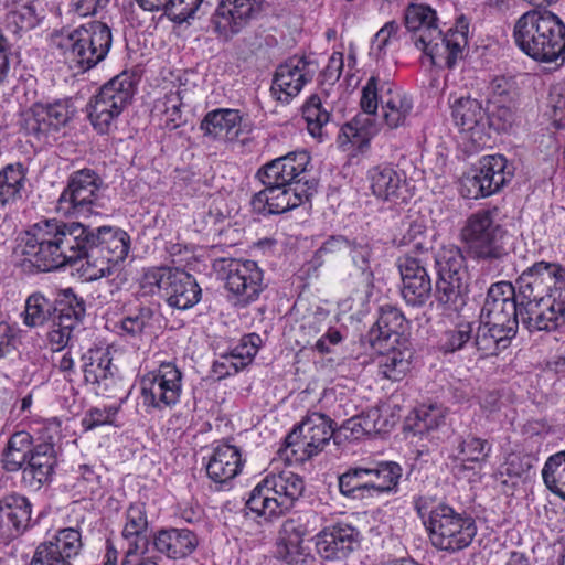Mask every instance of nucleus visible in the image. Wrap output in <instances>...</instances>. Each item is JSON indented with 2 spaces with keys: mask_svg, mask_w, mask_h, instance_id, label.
I'll list each match as a JSON object with an SVG mask.
<instances>
[{
  "mask_svg": "<svg viewBox=\"0 0 565 565\" xmlns=\"http://www.w3.org/2000/svg\"><path fill=\"white\" fill-rule=\"evenodd\" d=\"M28 182V168L17 161L0 169V207L12 205L23 196Z\"/></svg>",
  "mask_w": 565,
  "mask_h": 565,
  "instance_id": "c9c22d12",
  "label": "nucleus"
},
{
  "mask_svg": "<svg viewBox=\"0 0 565 565\" xmlns=\"http://www.w3.org/2000/svg\"><path fill=\"white\" fill-rule=\"evenodd\" d=\"M541 303L530 301L521 307L520 322L529 332L554 331L565 324V307L547 299L545 308Z\"/></svg>",
  "mask_w": 565,
  "mask_h": 565,
  "instance_id": "2f4dec72",
  "label": "nucleus"
},
{
  "mask_svg": "<svg viewBox=\"0 0 565 565\" xmlns=\"http://www.w3.org/2000/svg\"><path fill=\"white\" fill-rule=\"evenodd\" d=\"M379 81L372 76L362 88L360 105L362 108L361 114H367L376 118V110L379 108Z\"/></svg>",
  "mask_w": 565,
  "mask_h": 565,
  "instance_id": "e2e57ef3",
  "label": "nucleus"
},
{
  "mask_svg": "<svg viewBox=\"0 0 565 565\" xmlns=\"http://www.w3.org/2000/svg\"><path fill=\"white\" fill-rule=\"evenodd\" d=\"M28 466L23 469V478L31 480L32 484L40 488L49 482L53 476L56 466V451L50 443H39L26 461Z\"/></svg>",
  "mask_w": 565,
  "mask_h": 565,
  "instance_id": "72a5a7b5",
  "label": "nucleus"
},
{
  "mask_svg": "<svg viewBox=\"0 0 565 565\" xmlns=\"http://www.w3.org/2000/svg\"><path fill=\"white\" fill-rule=\"evenodd\" d=\"M513 174L514 169L504 156H484L479 160L476 173L466 179L467 196L471 199L490 196L510 182Z\"/></svg>",
  "mask_w": 565,
  "mask_h": 565,
  "instance_id": "6ab92c4d",
  "label": "nucleus"
},
{
  "mask_svg": "<svg viewBox=\"0 0 565 565\" xmlns=\"http://www.w3.org/2000/svg\"><path fill=\"white\" fill-rule=\"evenodd\" d=\"M2 518L8 521L17 531L26 529L31 520V503L21 494L10 493L0 501Z\"/></svg>",
  "mask_w": 565,
  "mask_h": 565,
  "instance_id": "79ce46f5",
  "label": "nucleus"
},
{
  "mask_svg": "<svg viewBox=\"0 0 565 565\" xmlns=\"http://www.w3.org/2000/svg\"><path fill=\"white\" fill-rule=\"evenodd\" d=\"M220 273L226 290L243 306L256 301L265 289L264 273L254 260L223 259Z\"/></svg>",
  "mask_w": 565,
  "mask_h": 565,
  "instance_id": "2eb2a0df",
  "label": "nucleus"
},
{
  "mask_svg": "<svg viewBox=\"0 0 565 565\" xmlns=\"http://www.w3.org/2000/svg\"><path fill=\"white\" fill-rule=\"evenodd\" d=\"M260 345V337L256 333H249L242 337L239 342L233 347L228 353L238 364V367H242L243 370L245 366L253 362L254 358L258 353Z\"/></svg>",
  "mask_w": 565,
  "mask_h": 565,
  "instance_id": "4d7b16f0",
  "label": "nucleus"
},
{
  "mask_svg": "<svg viewBox=\"0 0 565 565\" xmlns=\"http://www.w3.org/2000/svg\"><path fill=\"white\" fill-rule=\"evenodd\" d=\"M359 546V531L343 522L324 527L316 535V550L324 559L347 557Z\"/></svg>",
  "mask_w": 565,
  "mask_h": 565,
  "instance_id": "a878e982",
  "label": "nucleus"
},
{
  "mask_svg": "<svg viewBox=\"0 0 565 565\" xmlns=\"http://www.w3.org/2000/svg\"><path fill=\"white\" fill-rule=\"evenodd\" d=\"M183 374L173 362H161L158 367L139 379L138 401L147 414L175 406L181 398Z\"/></svg>",
  "mask_w": 565,
  "mask_h": 565,
  "instance_id": "9d476101",
  "label": "nucleus"
},
{
  "mask_svg": "<svg viewBox=\"0 0 565 565\" xmlns=\"http://www.w3.org/2000/svg\"><path fill=\"white\" fill-rule=\"evenodd\" d=\"M308 151H292L266 163L257 173L263 184H280L316 193L317 182L310 173Z\"/></svg>",
  "mask_w": 565,
  "mask_h": 565,
  "instance_id": "4468645a",
  "label": "nucleus"
},
{
  "mask_svg": "<svg viewBox=\"0 0 565 565\" xmlns=\"http://www.w3.org/2000/svg\"><path fill=\"white\" fill-rule=\"evenodd\" d=\"M416 510L429 532L431 544L441 551H461L471 544L477 534L475 520L448 504L439 503L428 511L419 500Z\"/></svg>",
  "mask_w": 565,
  "mask_h": 565,
  "instance_id": "423d86ee",
  "label": "nucleus"
},
{
  "mask_svg": "<svg viewBox=\"0 0 565 565\" xmlns=\"http://www.w3.org/2000/svg\"><path fill=\"white\" fill-rule=\"evenodd\" d=\"M128 398V394L125 397L120 398L118 404H111L100 407H93L88 409L83 419L82 426L85 430H93L96 427L104 425H113L115 423L116 416L119 413L122 403Z\"/></svg>",
  "mask_w": 565,
  "mask_h": 565,
  "instance_id": "5fc2aeb1",
  "label": "nucleus"
},
{
  "mask_svg": "<svg viewBox=\"0 0 565 565\" xmlns=\"http://www.w3.org/2000/svg\"><path fill=\"white\" fill-rule=\"evenodd\" d=\"M379 130L376 118L367 114H356L340 128L337 137L338 147L350 156H356L369 148L371 139Z\"/></svg>",
  "mask_w": 565,
  "mask_h": 565,
  "instance_id": "cd10ccee",
  "label": "nucleus"
},
{
  "mask_svg": "<svg viewBox=\"0 0 565 565\" xmlns=\"http://www.w3.org/2000/svg\"><path fill=\"white\" fill-rule=\"evenodd\" d=\"M203 0H168L166 13L178 23L190 19L199 9Z\"/></svg>",
  "mask_w": 565,
  "mask_h": 565,
  "instance_id": "052dcab7",
  "label": "nucleus"
},
{
  "mask_svg": "<svg viewBox=\"0 0 565 565\" xmlns=\"http://www.w3.org/2000/svg\"><path fill=\"white\" fill-rule=\"evenodd\" d=\"M54 313V303L44 295L34 292L25 300L23 323L30 328L41 327L49 320L53 321Z\"/></svg>",
  "mask_w": 565,
  "mask_h": 565,
  "instance_id": "c03bdc74",
  "label": "nucleus"
},
{
  "mask_svg": "<svg viewBox=\"0 0 565 565\" xmlns=\"http://www.w3.org/2000/svg\"><path fill=\"white\" fill-rule=\"evenodd\" d=\"M9 23L15 26L18 31H29L36 28L42 19L38 10V4L34 1H26L22 4H17L15 8L9 13Z\"/></svg>",
  "mask_w": 565,
  "mask_h": 565,
  "instance_id": "603ef678",
  "label": "nucleus"
},
{
  "mask_svg": "<svg viewBox=\"0 0 565 565\" xmlns=\"http://www.w3.org/2000/svg\"><path fill=\"white\" fill-rule=\"evenodd\" d=\"M199 544L196 535L188 529L160 530L153 537L156 550L172 559H182L192 554Z\"/></svg>",
  "mask_w": 565,
  "mask_h": 565,
  "instance_id": "473e14b6",
  "label": "nucleus"
},
{
  "mask_svg": "<svg viewBox=\"0 0 565 565\" xmlns=\"http://www.w3.org/2000/svg\"><path fill=\"white\" fill-rule=\"evenodd\" d=\"M523 301L515 300L514 286L509 281L492 284L481 309V323L505 328L508 334H516Z\"/></svg>",
  "mask_w": 565,
  "mask_h": 565,
  "instance_id": "dca6fc26",
  "label": "nucleus"
},
{
  "mask_svg": "<svg viewBox=\"0 0 565 565\" xmlns=\"http://www.w3.org/2000/svg\"><path fill=\"white\" fill-rule=\"evenodd\" d=\"M302 118L306 121L309 135L322 142L327 137L326 127L330 122L331 113L323 107L318 95H311L303 104Z\"/></svg>",
  "mask_w": 565,
  "mask_h": 565,
  "instance_id": "a19ab883",
  "label": "nucleus"
},
{
  "mask_svg": "<svg viewBox=\"0 0 565 565\" xmlns=\"http://www.w3.org/2000/svg\"><path fill=\"white\" fill-rule=\"evenodd\" d=\"M489 105L514 102L515 83L504 76L495 77L489 85Z\"/></svg>",
  "mask_w": 565,
  "mask_h": 565,
  "instance_id": "bf43d9fd",
  "label": "nucleus"
},
{
  "mask_svg": "<svg viewBox=\"0 0 565 565\" xmlns=\"http://www.w3.org/2000/svg\"><path fill=\"white\" fill-rule=\"evenodd\" d=\"M404 300L411 306L424 305L431 292V281L417 258L403 256L397 259Z\"/></svg>",
  "mask_w": 565,
  "mask_h": 565,
  "instance_id": "bb28decb",
  "label": "nucleus"
},
{
  "mask_svg": "<svg viewBox=\"0 0 565 565\" xmlns=\"http://www.w3.org/2000/svg\"><path fill=\"white\" fill-rule=\"evenodd\" d=\"M87 236L88 242L85 244L79 258V260L85 259L81 266L82 276L86 280L93 281L117 274L120 270V266L94 246V232L88 227Z\"/></svg>",
  "mask_w": 565,
  "mask_h": 565,
  "instance_id": "f704fd0d",
  "label": "nucleus"
},
{
  "mask_svg": "<svg viewBox=\"0 0 565 565\" xmlns=\"http://www.w3.org/2000/svg\"><path fill=\"white\" fill-rule=\"evenodd\" d=\"M473 328L469 322H461L452 329L446 330L439 341L438 349L445 353H455L462 350L472 340Z\"/></svg>",
  "mask_w": 565,
  "mask_h": 565,
  "instance_id": "3c124183",
  "label": "nucleus"
},
{
  "mask_svg": "<svg viewBox=\"0 0 565 565\" xmlns=\"http://www.w3.org/2000/svg\"><path fill=\"white\" fill-rule=\"evenodd\" d=\"M139 286L143 296L159 295L168 306L179 310L194 307L202 296L195 278L179 268H148Z\"/></svg>",
  "mask_w": 565,
  "mask_h": 565,
  "instance_id": "6e6552de",
  "label": "nucleus"
},
{
  "mask_svg": "<svg viewBox=\"0 0 565 565\" xmlns=\"http://www.w3.org/2000/svg\"><path fill=\"white\" fill-rule=\"evenodd\" d=\"M84 380L93 386L98 395L111 397L116 395L121 380L116 374L108 350L90 348L82 355Z\"/></svg>",
  "mask_w": 565,
  "mask_h": 565,
  "instance_id": "412c9836",
  "label": "nucleus"
},
{
  "mask_svg": "<svg viewBox=\"0 0 565 565\" xmlns=\"http://www.w3.org/2000/svg\"><path fill=\"white\" fill-rule=\"evenodd\" d=\"M102 185V179L90 169L73 172L56 202V212L64 217L89 216L99 206Z\"/></svg>",
  "mask_w": 565,
  "mask_h": 565,
  "instance_id": "f8f14e48",
  "label": "nucleus"
},
{
  "mask_svg": "<svg viewBox=\"0 0 565 565\" xmlns=\"http://www.w3.org/2000/svg\"><path fill=\"white\" fill-rule=\"evenodd\" d=\"M32 430L36 435L39 443H50L51 446L55 447V443L60 439L62 431L61 422L56 418L38 422Z\"/></svg>",
  "mask_w": 565,
  "mask_h": 565,
  "instance_id": "69168bd1",
  "label": "nucleus"
},
{
  "mask_svg": "<svg viewBox=\"0 0 565 565\" xmlns=\"http://www.w3.org/2000/svg\"><path fill=\"white\" fill-rule=\"evenodd\" d=\"M491 444L483 438L469 434L459 444V452L466 462H486L491 454Z\"/></svg>",
  "mask_w": 565,
  "mask_h": 565,
  "instance_id": "864d4df0",
  "label": "nucleus"
},
{
  "mask_svg": "<svg viewBox=\"0 0 565 565\" xmlns=\"http://www.w3.org/2000/svg\"><path fill=\"white\" fill-rule=\"evenodd\" d=\"M85 311L84 300L72 289H65L55 306L53 319L75 328L84 318Z\"/></svg>",
  "mask_w": 565,
  "mask_h": 565,
  "instance_id": "a18cd8bd",
  "label": "nucleus"
},
{
  "mask_svg": "<svg viewBox=\"0 0 565 565\" xmlns=\"http://www.w3.org/2000/svg\"><path fill=\"white\" fill-rule=\"evenodd\" d=\"M265 2L266 0H220L211 18L214 32L225 40L233 38L262 14Z\"/></svg>",
  "mask_w": 565,
  "mask_h": 565,
  "instance_id": "a211bd4d",
  "label": "nucleus"
},
{
  "mask_svg": "<svg viewBox=\"0 0 565 565\" xmlns=\"http://www.w3.org/2000/svg\"><path fill=\"white\" fill-rule=\"evenodd\" d=\"M149 526L146 504L142 502L130 503L124 514L122 540L126 543L122 565L131 563L132 557L143 555L149 545L147 535Z\"/></svg>",
  "mask_w": 565,
  "mask_h": 565,
  "instance_id": "393cba45",
  "label": "nucleus"
},
{
  "mask_svg": "<svg viewBox=\"0 0 565 565\" xmlns=\"http://www.w3.org/2000/svg\"><path fill=\"white\" fill-rule=\"evenodd\" d=\"M340 492L349 498L372 497L388 491V462L372 468H354L339 478Z\"/></svg>",
  "mask_w": 565,
  "mask_h": 565,
  "instance_id": "4be33fe9",
  "label": "nucleus"
},
{
  "mask_svg": "<svg viewBox=\"0 0 565 565\" xmlns=\"http://www.w3.org/2000/svg\"><path fill=\"white\" fill-rule=\"evenodd\" d=\"M405 25L414 32V43L435 66L452 68L468 44L469 24L460 17L455 26L444 32L435 10L426 4L412 3L405 11Z\"/></svg>",
  "mask_w": 565,
  "mask_h": 565,
  "instance_id": "f03ea898",
  "label": "nucleus"
},
{
  "mask_svg": "<svg viewBox=\"0 0 565 565\" xmlns=\"http://www.w3.org/2000/svg\"><path fill=\"white\" fill-rule=\"evenodd\" d=\"M136 84V76L124 71L103 85L90 99L88 118L97 132L108 134L116 128L118 117L132 99Z\"/></svg>",
  "mask_w": 565,
  "mask_h": 565,
  "instance_id": "1a4fd4ad",
  "label": "nucleus"
},
{
  "mask_svg": "<svg viewBox=\"0 0 565 565\" xmlns=\"http://www.w3.org/2000/svg\"><path fill=\"white\" fill-rule=\"evenodd\" d=\"M514 337L515 334H508L505 328L481 323L472 343L482 355H497Z\"/></svg>",
  "mask_w": 565,
  "mask_h": 565,
  "instance_id": "ea45409f",
  "label": "nucleus"
},
{
  "mask_svg": "<svg viewBox=\"0 0 565 565\" xmlns=\"http://www.w3.org/2000/svg\"><path fill=\"white\" fill-rule=\"evenodd\" d=\"M456 126L466 131L483 132L489 125L488 110L475 98H460L451 107Z\"/></svg>",
  "mask_w": 565,
  "mask_h": 565,
  "instance_id": "e433bc0d",
  "label": "nucleus"
},
{
  "mask_svg": "<svg viewBox=\"0 0 565 565\" xmlns=\"http://www.w3.org/2000/svg\"><path fill=\"white\" fill-rule=\"evenodd\" d=\"M316 65L305 56H292L276 70L270 92L282 103H289L303 86L311 82Z\"/></svg>",
  "mask_w": 565,
  "mask_h": 565,
  "instance_id": "aec40b11",
  "label": "nucleus"
},
{
  "mask_svg": "<svg viewBox=\"0 0 565 565\" xmlns=\"http://www.w3.org/2000/svg\"><path fill=\"white\" fill-rule=\"evenodd\" d=\"M334 433L327 415L311 413L287 435L279 454L289 463L303 462L321 452Z\"/></svg>",
  "mask_w": 565,
  "mask_h": 565,
  "instance_id": "9b49d317",
  "label": "nucleus"
},
{
  "mask_svg": "<svg viewBox=\"0 0 565 565\" xmlns=\"http://www.w3.org/2000/svg\"><path fill=\"white\" fill-rule=\"evenodd\" d=\"M52 42L72 66L85 72L106 58L113 35L105 22L89 21L67 34H55Z\"/></svg>",
  "mask_w": 565,
  "mask_h": 565,
  "instance_id": "39448f33",
  "label": "nucleus"
},
{
  "mask_svg": "<svg viewBox=\"0 0 565 565\" xmlns=\"http://www.w3.org/2000/svg\"><path fill=\"white\" fill-rule=\"evenodd\" d=\"M243 115L233 108H217L205 114L200 129L205 137L213 141L232 142L241 132Z\"/></svg>",
  "mask_w": 565,
  "mask_h": 565,
  "instance_id": "7c9ffc66",
  "label": "nucleus"
},
{
  "mask_svg": "<svg viewBox=\"0 0 565 565\" xmlns=\"http://www.w3.org/2000/svg\"><path fill=\"white\" fill-rule=\"evenodd\" d=\"M373 418L374 413H365L362 416H353L347 419L334 433V443L355 441L371 435L370 431L374 426H371L370 420H373Z\"/></svg>",
  "mask_w": 565,
  "mask_h": 565,
  "instance_id": "8fccbe9b",
  "label": "nucleus"
},
{
  "mask_svg": "<svg viewBox=\"0 0 565 565\" xmlns=\"http://www.w3.org/2000/svg\"><path fill=\"white\" fill-rule=\"evenodd\" d=\"M264 189L257 192L252 200L255 210L268 214H281L308 202L313 193L280 184H263Z\"/></svg>",
  "mask_w": 565,
  "mask_h": 565,
  "instance_id": "b1692460",
  "label": "nucleus"
},
{
  "mask_svg": "<svg viewBox=\"0 0 565 565\" xmlns=\"http://www.w3.org/2000/svg\"><path fill=\"white\" fill-rule=\"evenodd\" d=\"M468 255L477 260L503 263L510 255L508 231L500 223L499 209H482L469 215L460 230Z\"/></svg>",
  "mask_w": 565,
  "mask_h": 565,
  "instance_id": "20e7f679",
  "label": "nucleus"
},
{
  "mask_svg": "<svg viewBox=\"0 0 565 565\" xmlns=\"http://www.w3.org/2000/svg\"><path fill=\"white\" fill-rule=\"evenodd\" d=\"M83 545L79 530L62 529L36 547L29 565H73L71 559L81 553Z\"/></svg>",
  "mask_w": 565,
  "mask_h": 565,
  "instance_id": "5701e85b",
  "label": "nucleus"
},
{
  "mask_svg": "<svg viewBox=\"0 0 565 565\" xmlns=\"http://www.w3.org/2000/svg\"><path fill=\"white\" fill-rule=\"evenodd\" d=\"M514 102L498 103V105H490L488 110L489 125L487 127L493 128L497 131H504L510 128L514 121Z\"/></svg>",
  "mask_w": 565,
  "mask_h": 565,
  "instance_id": "13d9d810",
  "label": "nucleus"
},
{
  "mask_svg": "<svg viewBox=\"0 0 565 565\" xmlns=\"http://www.w3.org/2000/svg\"><path fill=\"white\" fill-rule=\"evenodd\" d=\"M244 462L237 446L218 444L207 457L206 475L216 484L226 486L242 472Z\"/></svg>",
  "mask_w": 565,
  "mask_h": 565,
  "instance_id": "c85d7f7f",
  "label": "nucleus"
},
{
  "mask_svg": "<svg viewBox=\"0 0 565 565\" xmlns=\"http://www.w3.org/2000/svg\"><path fill=\"white\" fill-rule=\"evenodd\" d=\"M33 436L25 430L14 433L3 450L2 462L8 471L20 470L33 450Z\"/></svg>",
  "mask_w": 565,
  "mask_h": 565,
  "instance_id": "58836bf2",
  "label": "nucleus"
},
{
  "mask_svg": "<svg viewBox=\"0 0 565 565\" xmlns=\"http://www.w3.org/2000/svg\"><path fill=\"white\" fill-rule=\"evenodd\" d=\"M438 273L437 296L443 303H456L466 289V258L456 245L443 246L435 257Z\"/></svg>",
  "mask_w": 565,
  "mask_h": 565,
  "instance_id": "f3484780",
  "label": "nucleus"
},
{
  "mask_svg": "<svg viewBox=\"0 0 565 565\" xmlns=\"http://www.w3.org/2000/svg\"><path fill=\"white\" fill-rule=\"evenodd\" d=\"M319 515L311 511L286 520L281 526L280 540L303 542L305 536L315 530Z\"/></svg>",
  "mask_w": 565,
  "mask_h": 565,
  "instance_id": "09e8293b",
  "label": "nucleus"
},
{
  "mask_svg": "<svg viewBox=\"0 0 565 565\" xmlns=\"http://www.w3.org/2000/svg\"><path fill=\"white\" fill-rule=\"evenodd\" d=\"M392 323H395L398 330L394 331L395 344L391 347V381H401L412 369L413 350L407 334L409 323L399 310L391 308Z\"/></svg>",
  "mask_w": 565,
  "mask_h": 565,
  "instance_id": "c756f323",
  "label": "nucleus"
},
{
  "mask_svg": "<svg viewBox=\"0 0 565 565\" xmlns=\"http://www.w3.org/2000/svg\"><path fill=\"white\" fill-rule=\"evenodd\" d=\"M87 237L81 223L40 221L19 235L13 256L24 271H52L79 260Z\"/></svg>",
  "mask_w": 565,
  "mask_h": 565,
  "instance_id": "f257e3e1",
  "label": "nucleus"
},
{
  "mask_svg": "<svg viewBox=\"0 0 565 565\" xmlns=\"http://www.w3.org/2000/svg\"><path fill=\"white\" fill-rule=\"evenodd\" d=\"M542 477L547 489L565 500V450L547 458Z\"/></svg>",
  "mask_w": 565,
  "mask_h": 565,
  "instance_id": "49530a36",
  "label": "nucleus"
},
{
  "mask_svg": "<svg viewBox=\"0 0 565 565\" xmlns=\"http://www.w3.org/2000/svg\"><path fill=\"white\" fill-rule=\"evenodd\" d=\"M75 111L70 98L38 102L22 113L21 129L39 141H47L70 122Z\"/></svg>",
  "mask_w": 565,
  "mask_h": 565,
  "instance_id": "ddd939ff",
  "label": "nucleus"
},
{
  "mask_svg": "<svg viewBox=\"0 0 565 565\" xmlns=\"http://www.w3.org/2000/svg\"><path fill=\"white\" fill-rule=\"evenodd\" d=\"M156 321L154 311L149 307H142L136 312L121 319L120 329L130 337L151 335Z\"/></svg>",
  "mask_w": 565,
  "mask_h": 565,
  "instance_id": "de8ad7c7",
  "label": "nucleus"
},
{
  "mask_svg": "<svg viewBox=\"0 0 565 565\" xmlns=\"http://www.w3.org/2000/svg\"><path fill=\"white\" fill-rule=\"evenodd\" d=\"M279 557L285 561L288 565H302L308 553L302 546V542L280 540L278 545Z\"/></svg>",
  "mask_w": 565,
  "mask_h": 565,
  "instance_id": "680f3d73",
  "label": "nucleus"
},
{
  "mask_svg": "<svg viewBox=\"0 0 565 565\" xmlns=\"http://www.w3.org/2000/svg\"><path fill=\"white\" fill-rule=\"evenodd\" d=\"M547 281L552 282L548 287V300L565 307V267L558 265Z\"/></svg>",
  "mask_w": 565,
  "mask_h": 565,
  "instance_id": "774afa93",
  "label": "nucleus"
},
{
  "mask_svg": "<svg viewBox=\"0 0 565 565\" xmlns=\"http://www.w3.org/2000/svg\"><path fill=\"white\" fill-rule=\"evenodd\" d=\"M94 246L120 266L130 250V236L119 227L102 226L94 233Z\"/></svg>",
  "mask_w": 565,
  "mask_h": 565,
  "instance_id": "4c0bfd02",
  "label": "nucleus"
},
{
  "mask_svg": "<svg viewBox=\"0 0 565 565\" xmlns=\"http://www.w3.org/2000/svg\"><path fill=\"white\" fill-rule=\"evenodd\" d=\"M74 327L65 324L53 319L51 330L47 333V340L51 349L55 352H62L71 339Z\"/></svg>",
  "mask_w": 565,
  "mask_h": 565,
  "instance_id": "0e129e2a",
  "label": "nucleus"
},
{
  "mask_svg": "<svg viewBox=\"0 0 565 565\" xmlns=\"http://www.w3.org/2000/svg\"><path fill=\"white\" fill-rule=\"evenodd\" d=\"M100 477L95 470L87 466H79V477L76 487L84 495L94 497L99 492Z\"/></svg>",
  "mask_w": 565,
  "mask_h": 565,
  "instance_id": "338daca9",
  "label": "nucleus"
},
{
  "mask_svg": "<svg viewBox=\"0 0 565 565\" xmlns=\"http://www.w3.org/2000/svg\"><path fill=\"white\" fill-rule=\"evenodd\" d=\"M303 490L305 482L299 475L290 470L271 472L254 487L246 505L258 516L270 520L288 512Z\"/></svg>",
  "mask_w": 565,
  "mask_h": 565,
  "instance_id": "0eeeda50",
  "label": "nucleus"
},
{
  "mask_svg": "<svg viewBox=\"0 0 565 565\" xmlns=\"http://www.w3.org/2000/svg\"><path fill=\"white\" fill-rule=\"evenodd\" d=\"M412 110V97L401 87H391V129L404 126Z\"/></svg>",
  "mask_w": 565,
  "mask_h": 565,
  "instance_id": "6e6d98bb",
  "label": "nucleus"
},
{
  "mask_svg": "<svg viewBox=\"0 0 565 565\" xmlns=\"http://www.w3.org/2000/svg\"><path fill=\"white\" fill-rule=\"evenodd\" d=\"M516 46L539 63L562 66L565 63V23L548 10L532 9L514 23Z\"/></svg>",
  "mask_w": 565,
  "mask_h": 565,
  "instance_id": "7ed1b4c3",
  "label": "nucleus"
},
{
  "mask_svg": "<svg viewBox=\"0 0 565 565\" xmlns=\"http://www.w3.org/2000/svg\"><path fill=\"white\" fill-rule=\"evenodd\" d=\"M444 419V414L439 407L422 405L405 418L404 430L414 435H423L438 428Z\"/></svg>",
  "mask_w": 565,
  "mask_h": 565,
  "instance_id": "37998d69",
  "label": "nucleus"
}]
</instances>
